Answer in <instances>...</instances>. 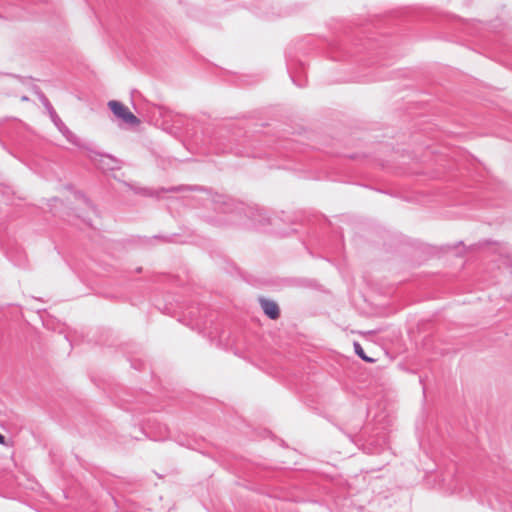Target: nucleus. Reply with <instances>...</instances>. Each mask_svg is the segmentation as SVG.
Returning a JSON list of instances; mask_svg holds the SVG:
<instances>
[{
    "mask_svg": "<svg viewBox=\"0 0 512 512\" xmlns=\"http://www.w3.org/2000/svg\"><path fill=\"white\" fill-rule=\"evenodd\" d=\"M214 202L215 209L228 214L229 218L225 221L210 219L209 222L212 225L219 227L243 225L245 224L244 218L251 220L254 225H265L269 222L263 210L257 206H249L224 196H219Z\"/></svg>",
    "mask_w": 512,
    "mask_h": 512,
    "instance_id": "1",
    "label": "nucleus"
},
{
    "mask_svg": "<svg viewBox=\"0 0 512 512\" xmlns=\"http://www.w3.org/2000/svg\"><path fill=\"white\" fill-rule=\"evenodd\" d=\"M108 107L112 113L124 123L131 126H137L140 124V120L121 102L111 100L108 102Z\"/></svg>",
    "mask_w": 512,
    "mask_h": 512,
    "instance_id": "2",
    "label": "nucleus"
},
{
    "mask_svg": "<svg viewBox=\"0 0 512 512\" xmlns=\"http://www.w3.org/2000/svg\"><path fill=\"white\" fill-rule=\"evenodd\" d=\"M38 98L42 105L45 107L46 111L48 112L50 119L55 124L57 128L65 127V124L60 119L58 114L56 113L55 109L53 108L52 104L50 103L49 99L45 96L44 93L40 92L38 94Z\"/></svg>",
    "mask_w": 512,
    "mask_h": 512,
    "instance_id": "3",
    "label": "nucleus"
},
{
    "mask_svg": "<svg viewBox=\"0 0 512 512\" xmlns=\"http://www.w3.org/2000/svg\"><path fill=\"white\" fill-rule=\"evenodd\" d=\"M353 347H354V352H355V354H356L358 357H360L363 361H365V362H367V363H374V362H375V359H373V358H371V357H368V356L365 354V352H364V350H363V348H362V346H361V344H360L359 342L355 341V342L353 343Z\"/></svg>",
    "mask_w": 512,
    "mask_h": 512,
    "instance_id": "5",
    "label": "nucleus"
},
{
    "mask_svg": "<svg viewBox=\"0 0 512 512\" xmlns=\"http://www.w3.org/2000/svg\"><path fill=\"white\" fill-rule=\"evenodd\" d=\"M156 239H162L163 241L165 242H169L170 241V238L169 237H162V236H158V235H155L154 236Z\"/></svg>",
    "mask_w": 512,
    "mask_h": 512,
    "instance_id": "8",
    "label": "nucleus"
},
{
    "mask_svg": "<svg viewBox=\"0 0 512 512\" xmlns=\"http://www.w3.org/2000/svg\"><path fill=\"white\" fill-rule=\"evenodd\" d=\"M64 135H66V133H71L69 131V129L67 128V126L65 125V127H61V128H58Z\"/></svg>",
    "mask_w": 512,
    "mask_h": 512,
    "instance_id": "7",
    "label": "nucleus"
},
{
    "mask_svg": "<svg viewBox=\"0 0 512 512\" xmlns=\"http://www.w3.org/2000/svg\"><path fill=\"white\" fill-rule=\"evenodd\" d=\"M261 307L270 319L275 320L280 316V309L276 302L265 298H260Z\"/></svg>",
    "mask_w": 512,
    "mask_h": 512,
    "instance_id": "4",
    "label": "nucleus"
},
{
    "mask_svg": "<svg viewBox=\"0 0 512 512\" xmlns=\"http://www.w3.org/2000/svg\"><path fill=\"white\" fill-rule=\"evenodd\" d=\"M0 444H2V445L6 444V439L1 433H0Z\"/></svg>",
    "mask_w": 512,
    "mask_h": 512,
    "instance_id": "9",
    "label": "nucleus"
},
{
    "mask_svg": "<svg viewBox=\"0 0 512 512\" xmlns=\"http://www.w3.org/2000/svg\"><path fill=\"white\" fill-rule=\"evenodd\" d=\"M97 156H100L101 158H107L111 161H115V159L110 155H104V154H96Z\"/></svg>",
    "mask_w": 512,
    "mask_h": 512,
    "instance_id": "6",
    "label": "nucleus"
}]
</instances>
